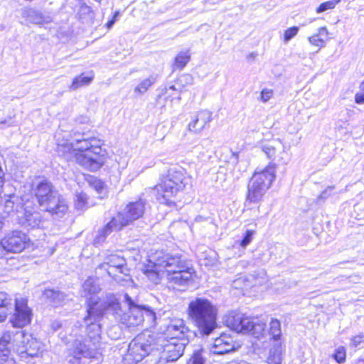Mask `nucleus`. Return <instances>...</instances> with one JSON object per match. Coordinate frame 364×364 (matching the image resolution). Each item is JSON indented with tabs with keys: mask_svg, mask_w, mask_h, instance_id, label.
I'll list each match as a JSON object with an SVG mask.
<instances>
[{
	"mask_svg": "<svg viewBox=\"0 0 364 364\" xmlns=\"http://www.w3.org/2000/svg\"><path fill=\"white\" fill-rule=\"evenodd\" d=\"M155 334L144 331L129 343L122 360L124 364H137L148 355L155 358Z\"/></svg>",
	"mask_w": 364,
	"mask_h": 364,
	"instance_id": "obj_7",
	"label": "nucleus"
},
{
	"mask_svg": "<svg viewBox=\"0 0 364 364\" xmlns=\"http://www.w3.org/2000/svg\"><path fill=\"white\" fill-rule=\"evenodd\" d=\"M6 122V119H1L0 120V124H5Z\"/></svg>",
	"mask_w": 364,
	"mask_h": 364,
	"instance_id": "obj_56",
	"label": "nucleus"
},
{
	"mask_svg": "<svg viewBox=\"0 0 364 364\" xmlns=\"http://www.w3.org/2000/svg\"><path fill=\"white\" fill-rule=\"evenodd\" d=\"M13 301L8 294L0 291V322L4 321L7 316L13 311L14 305Z\"/></svg>",
	"mask_w": 364,
	"mask_h": 364,
	"instance_id": "obj_25",
	"label": "nucleus"
},
{
	"mask_svg": "<svg viewBox=\"0 0 364 364\" xmlns=\"http://www.w3.org/2000/svg\"><path fill=\"white\" fill-rule=\"evenodd\" d=\"M11 349L0 342V364H16L11 355Z\"/></svg>",
	"mask_w": 364,
	"mask_h": 364,
	"instance_id": "obj_32",
	"label": "nucleus"
},
{
	"mask_svg": "<svg viewBox=\"0 0 364 364\" xmlns=\"http://www.w3.org/2000/svg\"><path fill=\"white\" fill-rule=\"evenodd\" d=\"M13 302L14 313L11 318V322L14 327L22 328L31 322V310L26 300L15 299Z\"/></svg>",
	"mask_w": 364,
	"mask_h": 364,
	"instance_id": "obj_16",
	"label": "nucleus"
},
{
	"mask_svg": "<svg viewBox=\"0 0 364 364\" xmlns=\"http://www.w3.org/2000/svg\"><path fill=\"white\" fill-rule=\"evenodd\" d=\"M205 141L209 142L208 139H206V140L203 141V142H205Z\"/></svg>",
	"mask_w": 364,
	"mask_h": 364,
	"instance_id": "obj_58",
	"label": "nucleus"
},
{
	"mask_svg": "<svg viewBox=\"0 0 364 364\" xmlns=\"http://www.w3.org/2000/svg\"><path fill=\"white\" fill-rule=\"evenodd\" d=\"M211 120V112L206 109L200 110L193 117L189 122L188 130L194 133H199Z\"/></svg>",
	"mask_w": 364,
	"mask_h": 364,
	"instance_id": "obj_22",
	"label": "nucleus"
},
{
	"mask_svg": "<svg viewBox=\"0 0 364 364\" xmlns=\"http://www.w3.org/2000/svg\"><path fill=\"white\" fill-rule=\"evenodd\" d=\"M43 296L53 306L61 305L66 299V294L59 290L46 289L43 293Z\"/></svg>",
	"mask_w": 364,
	"mask_h": 364,
	"instance_id": "obj_27",
	"label": "nucleus"
},
{
	"mask_svg": "<svg viewBox=\"0 0 364 364\" xmlns=\"http://www.w3.org/2000/svg\"><path fill=\"white\" fill-rule=\"evenodd\" d=\"M333 357L338 363H344L346 360V349L344 347L338 348Z\"/></svg>",
	"mask_w": 364,
	"mask_h": 364,
	"instance_id": "obj_39",
	"label": "nucleus"
},
{
	"mask_svg": "<svg viewBox=\"0 0 364 364\" xmlns=\"http://www.w3.org/2000/svg\"><path fill=\"white\" fill-rule=\"evenodd\" d=\"M227 151L230 154V161L229 162H231L232 164L237 163V155L233 153L231 150H227Z\"/></svg>",
	"mask_w": 364,
	"mask_h": 364,
	"instance_id": "obj_49",
	"label": "nucleus"
},
{
	"mask_svg": "<svg viewBox=\"0 0 364 364\" xmlns=\"http://www.w3.org/2000/svg\"><path fill=\"white\" fill-rule=\"evenodd\" d=\"M355 102L357 104H364V80L359 86V91L355 95Z\"/></svg>",
	"mask_w": 364,
	"mask_h": 364,
	"instance_id": "obj_41",
	"label": "nucleus"
},
{
	"mask_svg": "<svg viewBox=\"0 0 364 364\" xmlns=\"http://www.w3.org/2000/svg\"><path fill=\"white\" fill-rule=\"evenodd\" d=\"M169 90H176V88L174 85H171L169 87Z\"/></svg>",
	"mask_w": 364,
	"mask_h": 364,
	"instance_id": "obj_55",
	"label": "nucleus"
},
{
	"mask_svg": "<svg viewBox=\"0 0 364 364\" xmlns=\"http://www.w3.org/2000/svg\"><path fill=\"white\" fill-rule=\"evenodd\" d=\"M101 145V141L96 137H88L85 134H75L70 144L65 146H60L59 149L60 147L67 148L69 150V154L73 156L75 155V152L102 151Z\"/></svg>",
	"mask_w": 364,
	"mask_h": 364,
	"instance_id": "obj_12",
	"label": "nucleus"
},
{
	"mask_svg": "<svg viewBox=\"0 0 364 364\" xmlns=\"http://www.w3.org/2000/svg\"><path fill=\"white\" fill-rule=\"evenodd\" d=\"M273 95L272 90L264 89L260 93V100L263 102H267Z\"/></svg>",
	"mask_w": 364,
	"mask_h": 364,
	"instance_id": "obj_43",
	"label": "nucleus"
},
{
	"mask_svg": "<svg viewBox=\"0 0 364 364\" xmlns=\"http://www.w3.org/2000/svg\"><path fill=\"white\" fill-rule=\"evenodd\" d=\"M24 337V331L18 329L4 331L0 336V342L11 350H16L22 343Z\"/></svg>",
	"mask_w": 364,
	"mask_h": 364,
	"instance_id": "obj_21",
	"label": "nucleus"
},
{
	"mask_svg": "<svg viewBox=\"0 0 364 364\" xmlns=\"http://www.w3.org/2000/svg\"><path fill=\"white\" fill-rule=\"evenodd\" d=\"M95 181L96 183L95 188H96L97 191H100V190L102 188V182L100 181H97L96 179Z\"/></svg>",
	"mask_w": 364,
	"mask_h": 364,
	"instance_id": "obj_50",
	"label": "nucleus"
},
{
	"mask_svg": "<svg viewBox=\"0 0 364 364\" xmlns=\"http://www.w3.org/2000/svg\"><path fill=\"white\" fill-rule=\"evenodd\" d=\"M23 342L18 346L17 352L22 358H34L38 355L41 344L31 335L24 333Z\"/></svg>",
	"mask_w": 364,
	"mask_h": 364,
	"instance_id": "obj_18",
	"label": "nucleus"
},
{
	"mask_svg": "<svg viewBox=\"0 0 364 364\" xmlns=\"http://www.w3.org/2000/svg\"><path fill=\"white\" fill-rule=\"evenodd\" d=\"M87 197L85 193H80L75 196V206L78 210H83L87 206Z\"/></svg>",
	"mask_w": 364,
	"mask_h": 364,
	"instance_id": "obj_37",
	"label": "nucleus"
},
{
	"mask_svg": "<svg viewBox=\"0 0 364 364\" xmlns=\"http://www.w3.org/2000/svg\"><path fill=\"white\" fill-rule=\"evenodd\" d=\"M14 203L9 199L5 201L4 211L6 213H9L14 208Z\"/></svg>",
	"mask_w": 364,
	"mask_h": 364,
	"instance_id": "obj_46",
	"label": "nucleus"
},
{
	"mask_svg": "<svg viewBox=\"0 0 364 364\" xmlns=\"http://www.w3.org/2000/svg\"><path fill=\"white\" fill-rule=\"evenodd\" d=\"M267 362L268 364H281L282 363V345L275 344L269 350Z\"/></svg>",
	"mask_w": 364,
	"mask_h": 364,
	"instance_id": "obj_30",
	"label": "nucleus"
},
{
	"mask_svg": "<svg viewBox=\"0 0 364 364\" xmlns=\"http://www.w3.org/2000/svg\"><path fill=\"white\" fill-rule=\"evenodd\" d=\"M190 59L191 56L188 50L179 52L175 58L174 63L172 65V70L175 71L176 69H183Z\"/></svg>",
	"mask_w": 364,
	"mask_h": 364,
	"instance_id": "obj_29",
	"label": "nucleus"
},
{
	"mask_svg": "<svg viewBox=\"0 0 364 364\" xmlns=\"http://www.w3.org/2000/svg\"><path fill=\"white\" fill-rule=\"evenodd\" d=\"M97 269L105 270L118 284L124 287H132L134 282L129 274L126 259L117 254H110L98 265Z\"/></svg>",
	"mask_w": 364,
	"mask_h": 364,
	"instance_id": "obj_9",
	"label": "nucleus"
},
{
	"mask_svg": "<svg viewBox=\"0 0 364 364\" xmlns=\"http://www.w3.org/2000/svg\"><path fill=\"white\" fill-rule=\"evenodd\" d=\"M334 186H328V188H326L321 194V198H326L328 197V191H331L333 189H334Z\"/></svg>",
	"mask_w": 364,
	"mask_h": 364,
	"instance_id": "obj_48",
	"label": "nucleus"
},
{
	"mask_svg": "<svg viewBox=\"0 0 364 364\" xmlns=\"http://www.w3.org/2000/svg\"><path fill=\"white\" fill-rule=\"evenodd\" d=\"M227 325L235 331L248 333L250 331V318L242 314H235L226 320Z\"/></svg>",
	"mask_w": 364,
	"mask_h": 364,
	"instance_id": "obj_23",
	"label": "nucleus"
},
{
	"mask_svg": "<svg viewBox=\"0 0 364 364\" xmlns=\"http://www.w3.org/2000/svg\"><path fill=\"white\" fill-rule=\"evenodd\" d=\"M190 364H204V360L200 353L197 352L192 356Z\"/></svg>",
	"mask_w": 364,
	"mask_h": 364,
	"instance_id": "obj_44",
	"label": "nucleus"
},
{
	"mask_svg": "<svg viewBox=\"0 0 364 364\" xmlns=\"http://www.w3.org/2000/svg\"><path fill=\"white\" fill-rule=\"evenodd\" d=\"M250 242V230H247L244 239L241 241V246L246 247Z\"/></svg>",
	"mask_w": 364,
	"mask_h": 364,
	"instance_id": "obj_47",
	"label": "nucleus"
},
{
	"mask_svg": "<svg viewBox=\"0 0 364 364\" xmlns=\"http://www.w3.org/2000/svg\"><path fill=\"white\" fill-rule=\"evenodd\" d=\"M328 31L326 27H320L318 33L308 38L310 44L316 46L318 49L325 47L326 42L328 41Z\"/></svg>",
	"mask_w": 364,
	"mask_h": 364,
	"instance_id": "obj_26",
	"label": "nucleus"
},
{
	"mask_svg": "<svg viewBox=\"0 0 364 364\" xmlns=\"http://www.w3.org/2000/svg\"><path fill=\"white\" fill-rule=\"evenodd\" d=\"M270 334L274 341H278L281 336V324L279 320L272 318L270 322Z\"/></svg>",
	"mask_w": 364,
	"mask_h": 364,
	"instance_id": "obj_34",
	"label": "nucleus"
},
{
	"mask_svg": "<svg viewBox=\"0 0 364 364\" xmlns=\"http://www.w3.org/2000/svg\"><path fill=\"white\" fill-rule=\"evenodd\" d=\"M193 79L192 76L189 74H184L181 75L178 80V82L183 87L187 85H191L193 83Z\"/></svg>",
	"mask_w": 364,
	"mask_h": 364,
	"instance_id": "obj_42",
	"label": "nucleus"
},
{
	"mask_svg": "<svg viewBox=\"0 0 364 364\" xmlns=\"http://www.w3.org/2000/svg\"><path fill=\"white\" fill-rule=\"evenodd\" d=\"M156 81V77L154 76H151L146 79L143 80L135 88L134 92L144 94L145 93L148 89L154 84Z\"/></svg>",
	"mask_w": 364,
	"mask_h": 364,
	"instance_id": "obj_33",
	"label": "nucleus"
},
{
	"mask_svg": "<svg viewBox=\"0 0 364 364\" xmlns=\"http://www.w3.org/2000/svg\"><path fill=\"white\" fill-rule=\"evenodd\" d=\"M60 326H61V325H60V323L59 322H58V321H55V322H53V325H52L53 328L54 330H57V329H58V328L60 327Z\"/></svg>",
	"mask_w": 364,
	"mask_h": 364,
	"instance_id": "obj_52",
	"label": "nucleus"
},
{
	"mask_svg": "<svg viewBox=\"0 0 364 364\" xmlns=\"http://www.w3.org/2000/svg\"><path fill=\"white\" fill-rule=\"evenodd\" d=\"M340 0H331L321 4L316 9V13L320 14L335 8Z\"/></svg>",
	"mask_w": 364,
	"mask_h": 364,
	"instance_id": "obj_38",
	"label": "nucleus"
},
{
	"mask_svg": "<svg viewBox=\"0 0 364 364\" xmlns=\"http://www.w3.org/2000/svg\"><path fill=\"white\" fill-rule=\"evenodd\" d=\"M4 226V217L0 214V233L1 232Z\"/></svg>",
	"mask_w": 364,
	"mask_h": 364,
	"instance_id": "obj_51",
	"label": "nucleus"
},
{
	"mask_svg": "<svg viewBox=\"0 0 364 364\" xmlns=\"http://www.w3.org/2000/svg\"><path fill=\"white\" fill-rule=\"evenodd\" d=\"M92 80L93 75L85 76L84 74H81L73 79V82L70 86V89L72 90H76L80 87L90 85Z\"/></svg>",
	"mask_w": 364,
	"mask_h": 364,
	"instance_id": "obj_31",
	"label": "nucleus"
},
{
	"mask_svg": "<svg viewBox=\"0 0 364 364\" xmlns=\"http://www.w3.org/2000/svg\"><path fill=\"white\" fill-rule=\"evenodd\" d=\"M102 151L75 152L72 156L75 161L84 168L95 171L98 170L103 164Z\"/></svg>",
	"mask_w": 364,
	"mask_h": 364,
	"instance_id": "obj_15",
	"label": "nucleus"
},
{
	"mask_svg": "<svg viewBox=\"0 0 364 364\" xmlns=\"http://www.w3.org/2000/svg\"><path fill=\"white\" fill-rule=\"evenodd\" d=\"M363 342H364V333H360L352 338V343L355 347L358 346Z\"/></svg>",
	"mask_w": 364,
	"mask_h": 364,
	"instance_id": "obj_45",
	"label": "nucleus"
},
{
	"mask_svg": "<svg viewBox=\"0 0 364 364\" xmlns=\"http://www.w3.org/2000/svg\"><path fill=\"white\" fill-rule=\"evenodd\" d=\"M239 346L228 333H223L214 340L210 352L214 355H224L236 350Z\"/></svg>",
	"mask_w": 364,
	"mask_h": 364,
	"instance_id": "obj_17",
	"label": "nucleus"
},
{
	"mask_svg": "<svg viewBox=\"0 0 364 364\" xmlns=\"http://www.w3.org/2000/svg\"><path fill=\"white\" fill-rule=\"evenodd\" d=\"M124 299L128 312L123 315L121 314L119 301L112 293H107L100 298L89 299L87 315L84 318L85 330L82 331V326L77 322L70 333L76 338L68 351L67 360L70 364H100V358L95 355L94 350L101 339L100 321L105 314L120 317V321L128 327L139 326L145 319L149 323L155 321V312L149 306L141 304L137 298L133 299L125 294Z\"/></svg>",
	"mask_w": 364,
	"mask_h": 364,
	"instance_id": "obj_1",
	"label": "nucleus"
},
{
	"mask_svg": "<svg viewBox=\"0 0 364 364\" xmlns=\"http://www.w3.org/2000/svg\"><path fill=\"white\" fill-rule=\"evenodd\" d=\"M188 315L203 336L210 335L217 327V310L207 299L198 297L190 301Z\"/></svg>",
	"mask_w": 364,
	"mask_h": 364,
	"instance_id": "obj_5",
	"label": "nucleus"
},
{
	"mask_svg": "<svg viewBox=\"0 0 364 364\" xmlns=\"http://www.w3.org/2000/svg\"><path fill=\"white\" fill-rule=\"evenodd\" d=\"M191 185V178L184 169L172 168L168 171L166 176L162 177L161 182L155 188L159 194L162 193L161 198H159L160 202L171 205L174 202L169 198L176 196L178 193Z\"/></svg>",
	"mask_w": 364,
	"mask_h": 364,
	"instance_id": "obj_6",
	"label": "nucleus"
},
{
	"mask_svg": "<svg viewBox=\"0 0 364 364\" xmlns=\"http://www.w3.org/2000/svg\"><path fill=\"white\" fill-rule=\"evenodd\" d=\"M260 149L269 159L274 160L276 159L277 151L283 149V146L279 141H272L264 144L262 143L260 146H255V149ZM256 151H257V150H256Z\"/></svg>",
	"mask_w": 364,
	"mask_h": 364,
	"instance_id": "obj_28",
	"label": "nucleus"
},
{
	"mask_svg": "<svg viewBox=\"0 0 364 364\" xmlns=\"http://www.w3.org/2000/svg\"><path fill=\"white\" fill-rule=\"evenodd\" d=\"M161 332L155 334L156 336H164L166 339L188 340L189 328L186 326L185 321L182 318H170L163 327L161 328Z\"/></svg>",
	"mask_w": 364,
	"mask_h": 364,
	"instance_id": "obj_13",
	"label": "nucleus"
},
{
	"mask_svg": "<svg viewBox=\"0 0 364 364\" xmlns=\"http://www.w3.org/2000/svg\"><path fill=\"white\" fill-rule=\"evenodd\" d=\"M250 280L247 277L241 276L235 279L232 283V287L235 289H240L242 291L250 286Z\"/></svg>",
	"mask_w": 364,
	"mask_h": 364,
	"instance_id": "obj_35",
	"label": "nucleus"
},
{
	"mask_svg": "<svg viewBox=\"0 0 364 364\" xmlns=\"http://www.w3.org/2000/svg\"><path fill=\"white\" fill-rule=\"evenodd\" d=\"M28 235L21 230L6 232L0 240V247L8 253L18 254L29 246Z\"/></svg>",
	"mask_w": 364,
	"mask_h": 364,
	"instance_id": "obj_11",
	"label": "nucleus"
},
{
	"mask_svg": "<svg viewBox=\"0 0 364 364\" xmlns=\"http://www.w3.org/2000/svg\"><path fill=\"white\" fill-rule=\"evenodd\" d=\"M31 193L39 205L53 216L61 218L68 212V202L48 179L36 178L31 184Z\"/></svg>",
	"mask_w": 364,
	"mask_h": 364,
	"instance_id": "obj_2",
	"label": "nucleus"
},
{
	"mask_svg": "<svg viewBox=\"0 0 364 364\" xmlns=\"http://www.w3.org/2000/svg\"><path fill=\"white\" fill-rule=\"evenodd\" d=\"M145 201L141 199L127 204L123 212L119 213L98 230L93 240L94 245H101L113 231H119L130 223L142 217L145 211Z\"/></svg>",
	"mask_w": 364,
	"mask_h": 364,
	"instance_id": "obj_4",
	"label": "nucleus"
},
{
	"mask_svg": "<svg viewBox=\"0 0 364 364\" xmlns=\"http://www.w3.org/2000/svg\"><path fill=\"white\" fill-rule=\"evenodd\" d=\"M268 282L266 272L261 271L257 276H253L252 278V286L253 287H263L266 286Z\"/></svg>",
	"mask_w": 364,
	"mask_h": 364,
	"instance_id": "obj_36",
	"label": "nucleus"
},
{
	"mask_svg": "<svg viewBox=\"0 0 364 364\" xmlns=\"http://www.w3.org/2000/svg\"><path fill=\"white\" fill-rule=\"evenodd\" d=\"M156 264L166 267V279L173 288L186 287L193 283L195 271L181 255L161 250Z\"/></svg>",
	"mask_w": 364,
	"mask_h": 364,
	"instance_id": "obj_3",
	"label": "nucleus"
},
{
	"mask_svg": "<svg viewBox=\"0 0 364 364\" xmlns=\"http://www.w3.org/2000/svg\"><path fill=\"white\" fill-rule=\"evenodd\" d=\"M161 251H156L150 259V262L152 264L151 266H148L144 273L147 276L148 279L158 284L160 282L162 277L166 278V267L164 266H159L157 263L158 254Z\"/></svg>",
	"mask_w": 364,
	"mask_h": 364,
	"instance_id": "obj_20",
	"label": "nucleus"
},
{
	"mask_svg": "<svg viewBox=\"0 0 364 364\" xmlns=\"http://www.w3.org/2000/svg\"><path fill=\"white\" fill-rule=\"evenodd\" d=\"M188 340L166 339L164 336H155V364H166L177 360L183 353Z\"/></svg>",
	"mask_w": 364,
	"mask_h": 364,
	"instance_id": "obj_8",
	"label": "nucleus"
},
{
	"mask_svg": "<svg viewBox=\"0 0 364 364\" xmlns=\"http://www.w3.org/2000/svg\"><path fill=\"white\" fill-rule=\"evenodd\" d=\"M118 14H119V12H115L113 19H114L118 16Z\"/></svg>",
	"mask_w": 364,
	"mask_h": 364,
	"instance_id": "obj_57",
	"label": "nucleus"
},
{
	"mask_svg": "<svg viewBox=\"0 0 364 364\" xmlns=\"http://www.w3.org/2000/svg\"><path fill=\"white\" fill-rule=\"evenodd\" d=\"M101 290L98 279L94 277H88L82 285L81 294L86 298L88 305L89 299L95 298L94 296L100 293Z\"/></svg>",
	"mask_w": 364,
	"mask_h": 364,
	"instance_id": "obj_24",
	"label": "nucleus"
},
{
	"mask_svg": "<svg viewBox=\"0 0 364 364\" xmlns=\"http://www.w3.org/2000/svg\"><path fill=\"white\" fill-rule=\"evenodd\" d=\"M267 321V316H261L260 317L252 316V348L253 352L260 355L261 350L268 346V337L264 333L266 323Z\"/></svg>",
	"mask_w": 364,
	"mask_h": 364,
	"instance_id": "obj_14",
	"label": "nucleus"
},
{
	"mask_svg": "<svg viewBox=\"0 0 364 364\" xmlns=\"http://www.w3.org/2000/svg\"><path fill=\"white\" fill-rule=\"evenodd\" d=\"M299 31V27L293 26L288 29H287L284 32V41L285 42L289 41L292 38H294Z\"/></svg>",
	"mask_w": 364,
	"mask_h": 364,
	"instance_id": "obj_40",
	"label": "nucleus"
},
{
	"mask_svg": "<svg viewBox=\"0 0 364 364\" xmlns=\"http://www.w3.org/2000/svg\"><path fill=\"white\" fill-rule=\"evenodd\" d=\"M115 19H112L107 22V26L108 28H110L112 26V25L114 23Z\"/></svg>",
	"mask_w": 364,
	"mask_h": 364,
	"instance_id": "obj_53",
	"label": "nucleus"
},
{
	"mask_svg": "<svg viewBox=\"0 0 364 364\" xmlns=\"http://www.w3.org/2000/svg\"><path fill=\"white\" fill-rule=\"evenodd\" d=\"M250 196V185H247V198L248 199Z\"/></svg>",
	"mask_w": 364,
	"mask_h": 364,
	"instance_id": "obj_54",
	"label": "nucleus"
},
{
	"mask_svg": "<svg viewBox=\"0 0 364 364\" xmlns=\"http://www.w3.org/2000/svg\"><path fill=\"white\" fill-rule=\"evenodd\" d=\"M275 178V168L273 166H268L261 171H255L252 176L253 184L252 186V202L259 201L262 196L269 188Z\"/></svg>",
	"mask_w": 364,
	"mask_h": 364,
	"instance_id": "obj_10",
	"label": "nucleus"
},
{
	"mask_svg": "<svg viewBox=\"0 0 364 364\" xmlns=\"http://www.w3.org/2000/svg\"><path fill=\"white\" fill-rule=\"evenodd\" d=\"M43 223L42 213L38 210L25 208L23 214L18 217V223L27 229L41 228Z\"/></svg>",
	"mask_w": 364,
	"mask_h": 364,
	"instance_id": "obj_19",
	"label": "nucleus"
}]
</instances>
